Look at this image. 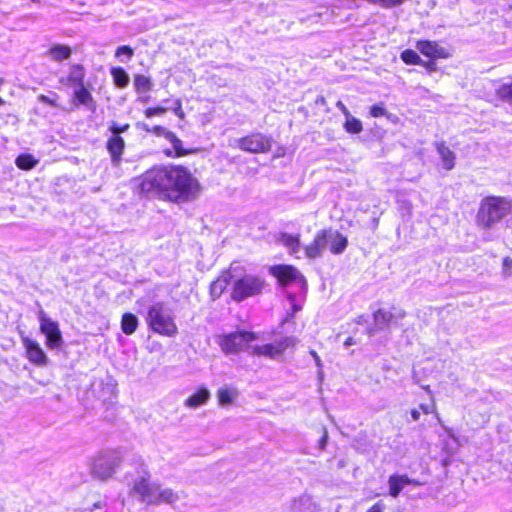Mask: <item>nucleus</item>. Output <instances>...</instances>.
Instances as JSON below:
<instances>
[{
    "label": "nucleus",
    "mask_w": 512,
    "mask_h": 512,
    "mask_svg": "<svg viewBox=\"0 0 512 512\" xmlns=\"http://www.w3.org/2000/svg\"><path fill=\"white\" fill-rule=\"evenodd\" d=\"M140 194L174 204L195 200L202 187L190 169L182 164L154 165L138 177Z\"/></svg>",
    "instance_id": "f257e3e1"
},
{
    "label": "nucleus",
    "mask_w": 512,
    "mask_h": 512,
    "mask_svg": "<svg viewBox=\"0 0 512 512\" xmlns=\"http://www.w3.org/2000/svg\"><path fill=\"white\" fill-rule=\"evenodd\" d=\"M512 211V201L504 196L488 195L480 201L475 217L476 225L489 230Z\"/></svg>",
    "instance_id": "f03ea898"
},
{
    "label": "nucleus",
    "mask_w": 512,
    "mask_h": 512,
    "mask_svg": "<svg viewBox=\"0 0 512 512\" xmlns=\"http://www.w3.org/2000/svg\"><path fill=\"white\" fill-rule=\"evenodd\" d=\"M145 321L148 329L160 336L174 337L178 333L174 316L163 302H156L148 307Z\"/></svg>",
    "instance_id": "7ed1b4c3"
},
{
    "label": "nucleus",
    "mask_w": 512,
    "mask_h": 512,
    "mask_svg": "<svg viewBox=\"0 0 512 512\" xmlns=\"http://www.w3.org/2000/svg\"><path fill=\"white\" fill-rule=\"evenodd\" d=\"M267 286L268 283L264 276L245 273L233 280L230 287V298L232 301L240 303L248 298L261 296Z\"/></svg>",
    "instance_id": "20e7f679"
},
{
    "label": "nucleus",
    "mask_w": 512,
    "mask_h": 512,
    "mask_svg": "<svg viewBox=\"0 0 512 512\" xmlns=\"http://www.w3.org/2000/svg\"><path fill=\"white\" fill-rule=\"evenodd\" d=\"M122 463V455L117 449H106L92 458L91 475L105 481L113 476Z\"/></svg>",
    "instance_id": "39448f33"
},
{
    "label": "nucleus",
    "mask_w": 512,
    "mask_h": 512,
    "mask_svg": "<svg viewBox=\"0 0 512 512\" xmlns=\"http://www.w3.org/2000/svg\"><path fill=\"white\" fill-rule=\"evenodd\" d=\"M258 339L257 333L248 330H236L221 334L217 337V344L226 355L239 354L247 349L248 344Z\"/></svg>",
    "instance_id": "423d86ee"
},
{
    "label": "nucleus",
    "mask_w": 512,
    "mask_h": 512,
    "mask_svg": "<svg viewBox=\"0 0 512 512\" xmlns=\"http://www.w3.org/2000/svg\"><path fill=\"white\" fill-rule=\"evenodd\" d=\"M272 136L259 131L250 132L237 139V148L250 154H266L271 151L273 146Z\"/></svg>",
    "instance_id": "0eeeda50"
},
{
    "label": "nucleus",
    "mask_w": 512,
    "mask_h": 512,
    "mask_svg": "<svg viewBox=\"0 0 512 512\" xmlns=\"http://www.w3.org/2000/svg\"><path fill=\"white\" fill-rule=\"evenodd\" d=\"M297 339L292 336H286L274 343L255 345L251 348L250 354L253 356H263L269 359H278L284 355L289 348H294Z\"/></svg>",
    "instance_id": "6e6552de"
},
{
    "label": "nucleus",
    "mask_w": 512,
    "mask_h": 512,
    "mask_svg": "<svg viewBox=\"0 0 512 512\" xmlns=\"http://www.w3.org/2000/svg\"><path fill=\"white\" fill-rule=\"evenodd\" d=\"M40 332L46 337L45 344L49 349H57L63 343L59 323L49 318L45 313L39 315Z\"/></svg>",
    "instance_id": "1a4fd4ad"
},
{
    "label": "nucleus",
    "mask_w": 512,
    "mask_h": 512,
    "mask_svg": "<svg viewBox=\"0 0 512 512\" xmlns=\"http://www.w3.org/2000/svg\"><path fill=\"white\" fill-rule=\"evenodd\" d=\"M269 273L277 280L278 284L285 287L297 280H303V275L291 264H277L269 268Z\"/></svg>",
    "instance_id": "9d476101"
},
{
    "label": "nucleus",
    "mask_w": 512,
    "mask_h": 512,
    "mask_svg": "<svg viewBox=\"0 0 512 512\" xmlns=\"http://www.w3.org/2000/svg\"><path fill=\"white\" fill-rule=\"evenodd\" d=\"M21 341L25 349V356L31 364L37 367H44L48 364V357L36 340L24 336L21 337Z\"/></svg>",
    "instance_id": "9b49d317"
},
{
    "label": "nucleus",
    "mask_w": 512,
    "mask_h": 512,
    "mask_svg": "<svg viewBox=\"0 0 512 512\" xmlns=\"http://www.w3.org/2000/svg\"><path fill=\"white\" fill-rule=\"evenodd\" d=\"M157 486L158 484L150 482L148 477H141L134 482L131 493L138 495L140 501L147 505H154Z\"/></svg>",
    "instance_id": "f8f14e48"
},
{
    "label": "nucleus",
    "mask_w": 512,
    "mask_h": 512,
    "mask_svg": "<svg viewBox=\"0 0 512 512\" xmlns=\"http://www.w3.org/2000/svg\"><path fill=\"white\" fill-rule=\"evenodd\" d=\"M232 279V268L228 267L223 269L209 285V295L211 300L215 301L219 299L225 293L228 286L232 284Z\"/></svg>",
    "instance_id": "ddd939ff"
},
{
    "label": "nucleus",
    "mask_w": 512,
    "mask_h": 512,
    "mask_svg": "<svg viewBox=\"0 0 512 512\" xmlns=\"http://www.w3.org/2000/svg\"><path fill=\"white\" fill-rule=\"evenodd\" d=\"M416 48L420 54L427 58L448 59L451 57L450 51L442 47L437 41L420 39L416 41Z\"/></svg>",
    "instance_id": "4468645a"
},
{
    "label": "nucleus",
    "mask_w": 512,
    "mask_h": 512,
    "mask_svg": "<svg viewBox=\"0 0 512 512\" xmlns=\"http://www.w3.org/2000/svg\"><path fill=\"white\" fill-rule=\"evenodd\" d=\"M330 229L319 230L312 241L304 247V253L308 259H316L322 255L323 250L328 245Z\"/></svg>",
    "instance_id": "2eb2a0df"
},
{
    "label": "nucleus",
    "mask_w": 512,
    "mask_h": 512,
    "mask_svg": "<svg viewBox=\"0 0 512 512\" xmlns=\"http://www.w3.org/2000/svg\"><path fill=\"white\" fill-rule=\"evenodd\" d=\"M71 103L75 108L84 106L92 113L97 109V102L86 85L74 89L71 96Z\"/></svg>",
    "instance_id": "dca6fc26"
},
{
    "label": "nucleus",
    "mask_w": 512,
    "mask_h": 512,
    "mask_svg": "<svg viewBox=\"0 0 512 512\" xmlns=\"http://www.w3.org/2000/svg\"><path fill=\"white\" fill-rule=\"evenodd\" d=\"M166 139L172 144V149L163 150V154L168 158H181L199 152V148L185 147L182 140L173 131Z\"/></svg>",
    "instance_id": "f3484780"
},
{
    "label": "nucleus",
    "mask_w": 512,
    "mask_h": 512,
    "mask_svg": "<svg viewBox=\"0 0 512 512\" xmlns=\"http://www.w3.org/2000/svg\"><path fill=\"white\" fill-rule=\"evenodd\" d=\"M86 70L82 64L75 63L70 66V71L65 79L60 82L69 87H80L85 85Z\"/></svg>",
    "instance_id": "a211bd4d"
},
{
    "label": "nucleus",
    "mask_w": 512,
    "mask_h": 512,
    "mask_svg": "<svg viewBox=\"0 0 512 512\" xmlns=\"http://www.w3.org/2000/svg\"><path fill=\"white\" fill-rule=\"evenodd\" d=\"M125 146V140L121 135H111L107 139L106 149L114 164L118 165L120 163Z\"/></svg>",
    "instance_id": "6ab92c4d"
},
{
    "label": "nucleus",
    "mask_w": 512,
    "mask_h": 512,
    "mask_svg": "<svg viewBox=\"0 0 512 512\" xmlns=\"http://www.w3.org/2000/svg\"><path fill=\"white\" fill-rule=\"evenodd\" d=\"M330 229L328 248L331 254H342L348 246V238L337 230Z\"/></svg>",
    "instance_id": "aec40b11"
},
{
    "label": "nucleus",
    "mask_w": 512,
    "mask_h": 512,
    "mask_svg": "<svg viewBox=\"0 0 512 512\" xmlns=\"http://www.w3.org/2000/svg\"><path fill=\"white\" fill-rule=\"evenodd\" d=\"M388 484L389 495L396 498L406 485H416L418 483L415 480L410 479L407 475L392 474L389 476Z\"/></svg>",
    "instance_id": "412c9836"
},
{
    "label": "nucleus",
    "mask_w": 512,
    "mask_h": 512,
    "mask_svg": "<svg viewBox=\"0 0 512 512\" xmlns=\"http://www.w3.org/2000/svg\"><path fill=\"white\" fill-rule=\"evenodd\" d=\"M435 148L440 155L443 168L447 171L452 170L456 163L455 153L443 141L435 143Z\"/></svg>",
    "instance_id": "4be33fe9"
},
{
    "label": "nucleus",
    "mask_w": 512,
    "mask_h": 512,
    "mask_svg": "<svg viewBox=\"0 0 512 512\" xmlns=\"http://www.w3.org/2000/svg\"><path fill=\"white\" fill-rule=\"evenodd\" d=\"M278 241L286 247L291 255L296 254L301 245L300 234H289L287 232H281L278 237Z\"/></svg>",
    "instance_id": "5701e85b"
},
{
    "label": "nucleus",
    "mask_w": 512,
    "mask_h": 512,
    "mask_svg": "<svg viewBox=\"0 0 512 512\" xmlns=\"http://www.w3.org/2000/svg\"><path fill=\"white\" fill-rule=\"evenodd\" d=\"M178 500H179V495L177 492L173 491L170 488L161 489L160 485H158L153 506H158V505H162V504L173 505Z\"/></svg>",
    "instance_id": "b1692460"
},
{
    "label": "nucleus",
    "mask_w": 512,
    "mask_h": 512,
    "mask_svg": "<svg viewBox=\"0 0 512 512\" xmlns=\"http://www.w3.org/2000/svg\"><path fill=\"white\" fill-rule=\"evenodd\" d=\"M133 86L136 94L142 95L152 91L154 83L151 76L138 73L133 76Z\"/></svg>",
    "instance_id": "393cba45"
},
{
    "label": "nucleus",
    "mask_w": 512,
    "mask_h": 512,
    "mask_svg": "<svg viewBox=\"0 0 512 512\" xmlns=\"http://www.w3.org/2000/svg\"><path fill=\"white\" fill-rule=\"evenodd\" d=\"M210 398V392L205 387H199L192 395H190L184 402L186 407L197 408L205 404Z\"/></svg>",
    "instance_id": "a878e982"
},
{
    "label": "nucleus",
    "mask_w": 512,
    "mask_h": 512,
    "mask_svg": "<svg viewBox=\"0 0 512 512\" xmlns=\"http://www.w3.org/2000/svg\"><path fill=\"white\" fill-rule=\"evenodd\" d=\"M47 54L56 62L68 60L72 55V49L65 44H56L51 46Z\"/></svg>",
    "instance_id": "bb28decb"
},
{
    "label": "nucleus",
    "mask_w": 512,
    "mask_h": 512,
    "mask_svg": "<svg viewBox=\"0 0 512 512\" xmlns=\"http://www.w3.org/2000/svg\"><path fill=\"white\" fill-rule=\"evenodd\" d=\"M139 325L137 316L131 312H126L121 317V330L125 335L135 333Z\"/></svg>",
    "instance_id": "cd10ccee"
},
{
    "label": "nucleus",
    "mask_w": 512,
    "mask_h": 512,
    "mask_svg": "<svg viewBox=\"0 0 512 512\" xmlns=\"http://www.w3.org/2000/svg\"><path fill=\"white\" fill-rule=\"evenodd\" d=\"M110 74L112 76L113 83L117 88L124 89L128 86L129 76L123 67H112L110 69Z\"/></svg>",
    "instance_id": "c85d7f7f"
},
{
    "label": "nucleus",
    "mask_w": 512,
    "mask_h": 512,
    "mask_svg": "<svg viewBox=\"0 0 512 512\" xmlns=\"http://www.w3.org/2000/svg\"><path fill=\"white\" fill-rule=\"evenodd\" d=\"M38 161L33 155L29 153H23L17 156L15 160L16 166L21 170H31L37 165Z\"/></svg>",
    "instance_id": "c756f323"
},
{
    "label": "nucleus",
    "mask_w": 512,
    "mask_h": 512,
    "mask_svg": "<svg viewBox=\"0 0 512 512\" xmlns=\"http://www.w3.org/2000/svg\"><path fill=\"white\" fill-rule=\"evenodd\" d=\"M343 128L349 134H359L363 131L362 122L352 115L345 117Z\"/></svg>",
    "instance_id": "7c9ffc66"
},
{
    "label": "nucleus",
    "mask_w": 512,
    "mask_h": 512,
    "mask_svg": "<svg viewBox=\"0 0 512 512\" xmlns=\"http://www.w3.org/2000/svg\"><path fill=\"white\" fill-rule=\"evenodd\" d=\"M495 94L499 100L512 104V81L500 84L496 88Z\"/></svg>",
    "instance_id": "2f4dec72"
},
{
    "label": "nucleus",
    "mask_w": 512,
    "mask_h": 512,
    "mask_svg": "<svg viewBox=\"0 0 512 512\" xmlns=\"http://www.w3.org/2000/svg\"><path fill=\"white\" fill-rule=\"evenodd\" d=\"M400 59L406 65H420V63H422L420 55L410 48L405 49L400 53Z\"/></svg>",
    "instance_id": "473e14b6"
},
{
    "label": "nucleus",
    "mask_w": 512,
    "mask_h": 512,
    "mask_svg": "<svg viewBox=\"0 0 512 512\" xmlns=\"http://www.w3.org/2000/svg\"><path fill=\"white\" fill-rule=\"evenodd\" d=\"M395 318L394 314L386 309L380 308L373 313V319L377 325L389 324Z\"/></svg>",
    "instance_id": "72a5a7b5"
},
{
    "label": "nucleus",
    "mask_w": 512,
    "mask_h": 512,
    "mask_svg": "<svg viewBox=\"0 0 512 512\" xmlns=\"http://www.w3.org/2000/svg\"><path fill=\"white\" fill-rule=\"evenodd\" d=\"M233 393L228 388H220L217 392L218 402L221 405H228L233 401Z\"/></svg>",
    "instance_id": "f704fd0d"
},
{
    "label": "nucleus",
    "mask_w": 512,
    "mask_h": 512,
    "mask_svg": "<svg viewBox=\"0 0 512 512\" xmlns=\"http://www.w3.org/2000/svg\"><path fill=\"white\" fill-rule=\"evenodd\" d=\"M167 112V108L164 107V106H161V105H156V106H151V107H147L145 110H144V116L146 118H152L154 116H160V115H163Z\"/></svg>",
    "instance_id": "c9c22d12"
},
{
    "label": "nucleus",
    "mask_w": 512,
    "mask_h": 512,
    "mask_svg": "<svg viewBox=\"0 0 512 512\" xmlns=\"http://www.w3.org/2000/svg\"><path fill=\"white\" fill-rule=\"evenodd\" d=\"M369 3L379 5L383 8H392L403 4L406 0H367Z\"/></svg>",
    "instance_id": "e433bc0d"
},
{
    "label": "nucleus",
    "mask_w": 512,
    "mask_h": 512,
    "mask_svg": "<svg viewBox=\"0 0 512 512\" xmlns=\"http://www.w3.org/2000/svg\"><path fill=\"white\" fill-rule=\"evenodd\" d=\"M369 114L373 118H379V117L385 116L387 114L385 104L379 103V104L372 105L369 109Z\"/></svg>",
    "instance_id": "4c0bfd02"
},
{
    "label": "nucleus",
    "mask_w": 512,
    "mask_h": 512,
    "mask_svg": "<svg viewBox=\"0 0 512 512\" xmlns=\"http://www.w3.org/2000/svg\"><path fill=\"white\" fill-rule=\"evenodd\" d=\"M417 409L424 415L435 414L438 417L436 404L433 399H431L430 403H421Z\"/></svg>",
    "instance_id": "58836bf2"
},
{
    "label": "nucleus",
    "mask_w": 512,
    "mask_h": 512,
    "mask_svg": "<svg viewBox=\"0 0 512 512\" xmlns=\"http://www.w3.org/2000/svg\"><path fill=\"white\" fill-rule=\"evenodd\" d=\"M129 129V123L119 124L117 122H112L109 126V131L111 132V135H121V133H124Z\"/></svg>",
    "instance_id": "ea45409f"
},
{
    "label": "nucleus",
    "mask_w": 512,
    "mask_h": 512,
    "mask_svg": "<svg viewBox=\"0 0 512 512\" xmlns=\"http://www.w3.org/2000/svg\"><path fill=\"white\" fill-rule=\"evenodd\" d=\"M145 130H146V132L151 133L157 137L163 136L165 138H167L169 136V134L171 133L170 130L166 129L165 127H163L161 125H155L151 128H146Z\"/></svg>",
    "instance_id": "a19ab883"
},
{
    "label": "nucleus",
    "mask_w": 512,
    "mask_h": 512,
    "mask_svg": "<svg viewBox=\"0 0 512 512\" xmlns=\"http://www.w3.org/2000/svg\"><path fill=\"white\" fill-rule=\"evenodd\" d=\"M125 55L127 59H131L134 55V49L129 45H122L116 48L115 57Z\"/></svg>",
    "instance_id": "79ce46f5"
},
{
    "label": "nucleus",
    "mask_w": 512,
    "mask_h": 512,
    "mask_svg": "<svg viewBox=\"0 0 512 512\" xmlns=\"http://www.w3.org/2000/svg\"><path fill=\"white\" fill-rule=\"evenodd\" d=\"M53 98L49 97L48 95L40 94L38 96V101L44 104H47L51 107H58V95L56 93H52Z\"/></svg>",
    "instance_id": "37998d69"
},
{
    "label": "nucleus",
    "mask_w": 512,
    "mask_h": 512,
    "mask_svg": "<svg viewBox=\"0 0 512 512\" xmlns=\"http://www.w3.org/2000/svg\"><path fill=\"white\" fill-rule=\"evenodd\" d=\"M437 59L438 58H428V60H422L420 66L424 67L426 71L429 73L436 72L438 70V66L436 63Z\"/></svg>",
    "instance_id": "c03bdc74"
},
{
    "label": "nucleus",
    "mask_w": 512,
    "mask_h": 512,
    "mask_svg": "<svg viewBox=\"0 0 512 512\" xmlns=\"http://www.w3.org/2000/svg\"><path fill=\"white\" fill-rule=\"evenodd\" d=\"M502 273L506 277H510L512 275V258L509 256H506L503 258L502 261Z\"/></svg>",
    "instance_id": "a18cd8bd"
},
{
    "label": "nucleus",
    "mask_w": 512,
    "mask_h": 512,
    "mask_svg": "<svg viewBox=\"0 0 512 512\" xmlns=\"http://www.w3.org/2000/svg\"><path fill=\"white\" fill-rule=\"evenodd\" d=\"M172 111L179 119L185 118V112L183 110L181 99L177 98L174 100V107L172 108Z\"/></svg>",
    "instance_id": "49530a36"
},
{
    "label": "nucleus",
    "mask_w": 512,
    "mask_h": 512,
    "mask_svg": "<svg viewBox=\"0 0 512 512\" xmlns=\"http://www.w3.org/2000/svg\"><path fill=\"white\" fill-rule=\"evenodd\" d=\"M386 506L382 501L373 504L366 512H383Z\"/></svg>",
    "instance_id": "de8ad7c7"
},
{
    "label": "nucleus",
    "mask_w": 512,
    "mask_h": 512,
    "mask_svg": "<svg viewBox=\"0 0 512 512\" xmlns=\"http://www.w3.org/2000/svg\"><path fill=\"white\" fill-rule=\"evenodd\" d=\"M336 107L343 113L345 117L351 115L350 111L341 100L336 102Z\"/></svg>",
    "instance_id": "09e8293b"
},
{
    "label": "nucleus",
    "mask_w": 512,
    "mask_h": 512,
    "mask_svg": "<svg viewBox=\"0 0 512 512\" xmlns=\"http://www.w3.org/2000/svg\"><path fill=\"white\" fill-rule=\"evenodd\" d=\"M327 441H328V434L326 431H324L323 435L321 436V438L319 440L320 449H322V450L325 449Z\"/></svg>",
    "instance_id": "8fccbe9b"
},
{
    "label": "nucleus",
    "mask_w": 512,
    "mask_h": 512,
    "mask_svg": "<svg viewBox=\"0 0 512 512\" xmlns=\"http://www.w3.org/2000/svg\"><path fill=\"white\" fill-rule=\"evenodd\" d=\"M410 414H411V417H412L413 421H418L420 419V414L421 413H420V411L417 408L412 409Z\"/></svg>",
    "instance_id": "3c124183"
},
{
    "label": "nucleus",
    "mask_w": 512,
    "mask_h": 512,
    "mask_svg": "<svg viewBox=\"0 0 512 512\" xmlns=\"http://www.w3.org/2000/svg\"><path fill=\"white\" fill-rule=\"evenodd\" d=\"M355 343H356V341L354 340V338H353V337H348V338H346V340L344 341V345H345V346H350V345H353V344H355Z\"/></svg>",
    "instance_id": "603ef678"
},
{
    "label": "nucleus",
    "mask_w": 512,
    "mask_h": 512,
    "mask_svg": "<svg viewBox=\"0 0 512 512\" xmlns=\"http://www.w3.org/2000/svg\"><path fill=\"white\" fill-rule=\"evenodd\" d=\"M310 354L312 355V357H314V358H315V360H316V361H319V356H318V354H317V352H316V351L311 350V351H310Z\"/></svg>",
    "instance_id": "864d4df0"
},
{
    "label": "nucleus",
    "mask_w": 512,
    "mask_h": 512,
    "mask_svg": "<svg viewBox=\"0 0 512 512\" xmlns=\"http://www.w3.org/2000/svg\"><path fill=\"white\" fill-rule=\"evenodd\" d=\"M405 316V312L401 311L399 314H398V317L399 318H403Z\"/></svg>",
    "instance_id": "5fc2aeb1"
},
{
    "label": "nucleus",
    "mask_w": 512,
    "mask_h": 512,
    "mask_svg": "<svg viewBox=\"0 0 512 512\" xmlns=\"http://www.w3.org/2000/svg\"><path fill=\"white\" fill-rule=\"evenodd\" d=\"M318 101H320L321 103H324L325 99H324V97H321Z\"/></svg>",
    "instance_id": "6e6d98bb"
}]
</instances>
